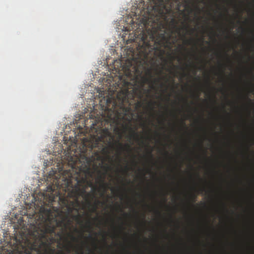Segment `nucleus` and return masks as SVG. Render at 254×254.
<instances>
[{
    "instance_id": "cd10ccee",
    "label": "nucleus",
    "mask_w": 254,
    "mask_h": 254,
    "mask_svg": "<svg viewBox=\"0 0 254 254\" xmlns=\"http://www.w3.org/2000/svg\"><path fill=\"white\" fill-rule=\"evenodd\" d=\"M88 227H89V228H91V224H90V222H89V224H88Z\"/></svg>"
},
{
    "instance_id": "20e7f679",
    "label": "nucleus",
    "mask_w": 254,
    "mask_h": 254,
    "mask_svg": "<svg viewBox=\"0 0 254 254\" xmlns=\"http://www.w3.org/2000/svg\"><path fill=\"white\" fill-rule=\"evenodd\" d=\"M105 176V175H104L103 176V177H102V176L100 175L99 176V178H100V179L101 181V183H102L101 187L105 190L106 189V188L107 187L108 185L104 183Z\"/></svg>"
},
{
    "instance_id": "79ce46f5",
    "label": "nucleus",
    "mask_w": 254,
    "mask_h": 254,
    "mask_svg": "<svg viewBox=\"0 0 254 254\" xmlns=\"http://www.w3.org/2000/svg\"><path fill=\"white\" fill-rule=\"evenodd\" d=\"M185 75H186V74H183V76H184H184H185Z\"/></svg>"
},
{
    "instance_id": "ea45409f",
    "label": "nucleus",
    "mask_w": 254,
    "mask_h": 254,
    "mask_svg": "<svg viewBox=\"0 0 254 254\" xmlns=\"http://www.w3.org/2000/svg\"><path fill=\"white\" fill-rule=\"evenodd\" d=\"M157 212L158 214H160V212L159 211H157Z\"/></svg>"
},
{
    "instance_id": "a878e982",
    "label": "nucleus",
    "mask_w": 254,
    "mask_h": 254,
    "mask_svg": "<svg viewBox=\"0 0 254 254\" xmlns=\"http://www.w3.org/2000/svg\"><path fill=\"white\" fill-rule=\"evenodd\" d=\"M128 169H129V168H128V167H127V166H126V167H125V170H126V171H127V170H128Z\"/></svg>"
},
{
    "instance_id": "473e14b6",
    "label": "nucleus",
    "mask_w": 254,
    "mask_h": 254,
    "mask_svg": "<svg viewBox=\"0 0 254 254\" xmlns=\"http://www.w3.org/2000/svg\"><path fill=\"white\" fill-rule=\"evenodd\" d=\"M104 241H105V242L106 243V238H105V236H104Z\"/></svg>"
},
{
    "instance_id": "4468645a",
    "label": "nucleus",
    "mask_w": 254,
    "mask_h": 254,
    "mask_svg": "<svg viewBox=\"0 0 254 254\" xmlns=\"http://www.w3.org/2000/svg\"><path fill=\"white\" fill-rule=\"evenodd\" d=\"M54 199H55L54 196H51V195L49 196V201L50 202H52V201H54Z\"/></svg>"
},
{
    "instance_id": "bb28decb",
    "label": "nucleus",
    "mask_w": 254,
    "mask_h": 254,
    "mask_svg": "<svg viewBox=\"0 0 254 254\" xmlns=\"http://www.w3.org/2000/svg\"><path fill=\"white\" fill-rule=\"evenodd\" d=\"M74 217L75 219H79V216H78V215L74 216Z\"/></svg>"
},
{
    "instance_id": "c03bdc74",
    "label": "nucleus",
    "mask_w": 254,
    "mask_h": 254,
    "mask_svg": "<svg viewBox=\"0 0 254 254\" xmlns=\"http://www.w3.org/2000/svg\"><path fill=\"white\" fill-rule=\"evenodd\" d=\"M194 67H195V68H196V65H193Z\"/></svg>"
},
{
    "instance_id": "dca6fc26",
    "label": "nucleus",
    "mask_w": 254,
    "mask_h": 254,
    "mask_svg": "<svg viewBox=\"0 0 254 254\" xmlns=\"http://www.w3.org/2000/svg\"><path fill=\"white\" fill-rule=\"evenodd\" d=\"M149 156L150 157V158H152V150H150L149 151Z\"/></svg>"
},
{
    "instance_id": "c756f323",
    "label": "nucleus",
    "mask_w": 254,
    "mask_h": 254,
    "mask_svg": "<svg viewBox=\"0 0 254 254\" xmlns=\"http://www.w3.org/2000/svg\"><path fill=\"white\" fill-rule=\"evenodd\" d=\"M160 85H161V87H163V86H165V85L163 83H161Z\"/></svg>"
},
{
    "instance_id": "39448f33",
    "label": "nucleus",
    "mask_w": 254,
    "mask_h": 254,
    "mask_svg": "<svg viewBox=\"0 0 254 254\" xmlns=\"http://www.w3.org/2000/svg\"><path fill=\"white\" fill-rule=\"evenodd\" d=\"M129 130L130 131V137H133V138H138V133L133 129L131 128H129Z\"/></svg>"
},
{
    "instance_id": "37998d69",
    "label": "nucleus",
    "mask_w": 254,
    "mask_h": 254,
    "mask_svg": "<svg viewBox=\"0 0 254 254\" xmlns=\"http://www.w3.org/2000/svg\"><path fill=\"white\" fill-rule=\"evenodd\" d=\"M112 191L113 192H114V190L113 189H112Z\"/></svg>"
},
{
    "instance_id": "a19ab883",
    "label": "nucleus",
    "mask_w": 254,
    "mask_h": 254,
    "mask_svg": "<svg viewBox=\"0 0 254 254\" xmlns=\"http://www.w3.org/2000/svg\"><path fill=\"white\" fill-rule=\"evenodd\" d=\"M124 215H125V216H127V214H126V213H125V214H124Z\"/></svg>"
},
{
    "instance_id": "f3484780",
    "label": "nucleus",
    "mask_w": 254,
    "mask_h": 254,
    "mask_svg": "<svg viewBox=\"0 0 254 254\" xmlns=\"http://www.w3.org/2000/svg\"><path fill=\"white\" fill-rule=\"evenodd\" d=\"M191 42V40H187V41H185V43H186V44L190 45V44Z\"/></svg>"
},
{
    "instance_id": "9b49d317",
    "label": "nucleus",
    "mask_w": 254,
    "mask_h": 254,
    "mask_svg": "<svg viewBox=\"0 0 254 254\" xmlns=\"http://www.w3.org/2000/svg\"><path fill=\"white\" fill-rule=\"evenodd\" d=\"M69 237L73 241H77V239L72 234H69Z\"/></svg>"
},
{
    "instance_id": "f03ea898",
    "label": "nucleus",
    "mask_w": 254,
    "mask_h": 254,
    "mask_svg": "<svg viewBox=\"0 0 254 254\" xmlns=\"http://www.w3.org/2000/svg\"><path fill=\"white\" fill-rule=\"evenodd\" d=\"M144 66H134V77L132 82L125 81L124 83L125 89L122 90L117 95V98L119 100V108L124 112L123 116L129 111L130 108L129 107H126L124 104L128 102L129 97L134 98L136 91L142 88L145 84L150 82V78L151 77V72L148 69L146 75H143V69Z\"/></svg>"
},
{
    "instance_id": "5701e85b",
    "label": "nucleus",
    "mask_w": 254,
    "mask_h": 254,
    "mask_svg": "<svg viewBox=\"0 0 254 254\" xmlns=\"http://www.w3.org/2000/svg\"><path fill=\"white\" fill-rule=\"evenodd\" d=\"M112 101V99H110V98H108L107 100V104H109Z\"/></svg>"
},
{
    "instance_id": "9d476101",
    "label": "nucleus",
    "mask_w": 254,
    "mask_h": 254,
    "mask_svg": "<svg viewBox=\"0 0 254 254\" xmlns=\"http://www.w3.org/2000/svg\"><path fill=\"white\" fill-rule=\"evenodd\" d=\"M115 131H116L119 134V139L122 138V133H121V131L119 129L118 127H116L115 128Z\"/></svg>"
},
{
    "instance_id": "e433bc0d",
    "label": "nucleus",
    "mask_w": 254,
    "mask_h": 254,
    "mask_svg": "<svg viewBox=\"0 0 254 254\" xmlns=\"http://www.w3.org/2000/svg\"><path fill=\"white\" fill-rule=\"evenodd\" d=\"M67 252H70V250H69V249H67Z\"/></svg>"
},
{
    "instance_id": "7c9ffc66",
    "label": "nucleus",
    "mask_w": 254,
    "mask_h": 254,
    "mask_svg": "<svg viewBox=\"0 0 254 254\" xmlns=\"http://www.w3.org/2000/svg\"><path fill=\"white\" fill-rule=\"evenodd\" d=\"M182 124L183 126H185V122L184 121H182Z\"/></svg>"
},
{
    "instance_id": "412c9836",
    "label": "nucleus",
    "mask_w": 254,
    "mask_h": 254,
    "mask_svg": "<svg viewBox=\"0 0 254 254\" xmlns=\"http://www.w3.org/2000/svg\"><path fill=\"white\" fill-rule=\"evenodd\" d=\"M51 253L50 254H55V249H51Z\"/></svg>"
},
{
    "instance_id": "2f4dec72",
    "label": "nucleus",
    "mask_w": 254,
    "mask_h": 254,
    "mask_svg": "<svg viewBox=\"0 0 254 254\" xmlns=\"http://www.w3.org/2000/svg\"><path fill=\"white\" fill-rule=\"evenodd\" d=\"M201 191H204V188H201Z\"/></svg>"
},
{
    "instance_id": "2eb2a0df",
    "label": "nucleus",
    "mask_w": 254,
    "mask_h": 254,
    "mask_svg": "<svg viewBox=\"0 0 254 254\" xmlns=\"http://www.w3.org/2000/svg\"><path fill=\"white\" fill-rule=\"evenodd\" d=\"M184 15L185 17L186 18V20H190V18L188 15H186L185 13H184Z\"/></svg>"
},
{
    "instance_id": "f704fd0d",
    "label": "nucleus",
    "mask_w": 254,
    "mask_h": 254,
    "mask_svg": "<svg viewBox=\"0 0 254 254\" xmlns=\"http://www.w3.org/2000/svg\"><path fill=\"white\" fill-rule=\"evenodd\" d=\"M208 83H210V80H209V78L208 79Z\"/></svg>"
},
{
    "instance_id": "0eeeda50",
    "label": "nucleus",
    "mask_w": 254,
    "mask_h": 254,
    "mask_svg": "<svg viewBox=\"0 0 254 254\" xmlns=\"http://www.w3.org/2000/svg\"><path fill=\"white\" fill-rule=\"evenodd\" d=\"M171 22L172 23V24H173V25L174 26V27H175L176 29H177V31L179 32V31H180V29L178 28L177 27V21L174 19V18H173L172 20H171Z\"/></svg>"
},
{
    "instance_id": "c9c22d12",
    "label": "nucleus",
    "mask_w": 254,
    "mask_h": 254,
    "mask_svg": "<svg viewBox=\"0 0 254 254\" xmlns=\"http://www.w3.org/2000/svg\"><path fill=\"white\" fill-rule=\"evenodd\" d=\"M124 128L127 129V126L124 127Z\"/></svg>"
},
{
    "instance_id": "4be33fe9",
    "label": "nucleus",
    "mask_w": 254,
    "mask_h": 254,
    "mask_svg": "<svg viewBox=\"0 0 254 254\" xmlns=\"http://www.w3.org/2000/svg\"><path fill=\"white\" fill-rule=\"evenodd\" d=\"M89 238L90 239H92V240H93V241H97V239H96V238H92V236H91V235H90V236H89Z\"/></svg>"
},
{
    "instance_id": "4c0bfd02",
    "label": "nucleus",
    "mask_w": 254,
    "mask_h": 254,
    "mask_svg": "<svg viewBox=\"0 0 254 254\" xmlns=\"http://www.w3.org/2000/svg\"><path fill=\"white\" fill-rule=\"evenodd\" d=\"M184 100H185V101L186 102H187V99H184Z\"/></svg>"
},
{
    "instance_id": "393cba45",
    "label": "nucleus",
    "mask_w": 254,
    "mask_h": 254,
    "mask_svg": "<svg viewBox=\"0 0 254 254\" xmlns=\"http://www.w3.org/2000/svg\"><path fill=\"white\" fill-rule=\"evenodd\" d=\"M155 104V102H151L149 103V105L152 107V108H153V106Z\"/></svg>"
},
{
    "instance_id": "a211bd4d",
    "label": "nucleus",
    "mask_w": 254,
    "mask_h": 254,
    "mask_svg": "<svg viewBox=\"0 0 254 254\" xmlns=\"http://www.w3.org/2000/svg\"><path fill=\"white\" fill-rule=\"evenodd\" d=\"M192 198H193V201H195V200H196V195H195V194H193V195H192Z\"/></svg>"
},
{
    "instance_id": "f8f14e48",
    "label": "nucleus",
    "mask_w": 254,
    "mask_h": 254,
    "mask_svg": "<svg viewBox=\"0 0 254 254\" xmlns=\"http://www.w3.org/2000/svg\"><path fill=\"white\" fill-rule=\"evenodd\" d=\"M100 203V201L99 200L97 201V202L94 204V207H93V211H95L97 209V205L98 204Z\"/></svg>"
},
{
    "instance_id": "c85d7f7f",
    "label": "nucleus",
    "mask_w": 254,
    "mask_h": 254,
    "mask_svg": "<svg viewBox=\"0 0 254 254\" xmlns=\"http://www.w3.org/2000/svg\"><path fill=\"white\" fill-rule=\"evenodd\" d=\"M159 79H155L154 80V82H159Z\"/></svg>"
},
{
    "instance_id": "b1692460",
    "label": "nucleus",
    "mask_w": 254,
    "mask_h": 254,
    "mask_svg": "<svg viewBox=\"0 0 254 254\" xmlns=\"http://www.w3.org/2000/svg\"><path fill=\"white\" fill-rule=\"evenodd\" d=\"M191 33H193L195 31V29L193 28H190Z\"/></svg>"
},
{
    "instance_id": "a18cd8bd",
    "label": "nucleus",
    "mask_w": 254,
    "mask_h": 254,
    "mask_svg": "<svg viewBox=\"0 0 254 254\" xmlns=\"http://www.w3.org/2000/svg\"><path fill=\"white\" fill-rule=\"evenodd\" d=\"M61 254H64L63 253H62Z\"/></svg>"
},
{
    "instance_id": "6e6552de",
    "label": "nucleus",
    "mask_w": 254,
    "mask_h": 254,
    "mask_svg": "<svg viewBox=\"0 0 254 254\" xmlns=\"http://www.w3.org/2000/svg\"><path fill=\"white\" fill-rule=\"evenodd\" d=\"M47 190L49 192H50L51 193H53L55 191V188H54L52 186H49L47 188Z\"/></svg>"
},
{
    "instance_id": "f257e3e1",
    "label": "nucleus",
    "mask_w": 254,
    "mask_h": 254,
    "mask_svg": "<svg viewBox=\"0 0 254 254\" xmlns=\"http://www.w3.org/2000/svg\"><path fill=\"white\" fill-rule=\"evenodd\" d=\"M114 136L108 128L102 129L99 135L96 138L95 142L91 145V150L94 148L97 147L98 150H93V154L90 157H85L86 163L78 166L77 161L71 164V169L75 173L72 174L69 171L67 177H65L62 187L64 189V191H69V195L73 197L78 202V198L80 196L83 198L89 203L90 199L94 196V194L97 188L94 186L92 179L94 177V170L91 166L96 161L103 160V155L110 158V150L114 149L115 143L119 145V148L122 150L123 145L119 140L114 142Z\"/></svg>"
},
{
    "instance_id": "ddd939ff",
    "label": "nucleus",
    "mask_w": 254,
    "mask_h": 254,
    "mask_svg": "<svg viewBox=\"0 0 254 254\" xmlns=\"http://www.w3.org/2000/svg\"><path fill=\"white\" fill-rule=\"evenodd\" d=\"M103 168L105 170V171L106 172L108 170H110V167L109 166L106 165V166H103Z\"/></svg>"
},
{
    "instance_id": "58836bf2",
    "label": "nucleus",
    "mask_w": 254,
    "mask_h": 254,
    "mask_svg": "<svg viewBox=\"0 0 254 254\" xmlns=\"http://www.w3.org/2000/svg\"><path fill=\"white\" fill-rule=\"evenodd\" d=\"M108 117H109V119H111V118H112V117H111V116H109Z\"/></svg>"
},
{
    "instance_id": "aec40b11",
    "label": "nucleus",
    "mask_w": 254,
    "mask_h": 254,
    "mask_svg": "<svg viewBox=\"0 0 254 254\" xmlns=\"http://www.w3.org/2000/svg\"><path fill=\"white\" fill-rule=\"evenodd\" d=\"M125 146L126 147V148H127V149H130V145H129V144H126L125 145Z\"/></svg>"
},
{
    "instance_id": "7ed1b4c3",
    "label": "nucleus",
    "mask_w": 254,
    "mask_h": 254,
    "mask_svg": "<svg viewBox=\"0 0 254 254\" xmlns=\"http://www.w3.org/2000/svg\"><path fill=\"white\" fill-rule=\"evenodd\" d=\"M56 226V225H52L50 222L36 227V230L33 233L34 241L32 243L28 241L29 250H25L23 254H31L33 251L38 253H40L43 250L46 251L49 247V238L48 234H55Z\"/></svg>"
},
{
    "instance_id": "1a4fd4ad",
    "label": "nucleus",
    "mask_w": 254,
    "mask_h": 254,
    "mask_svg": "<svg viewBox=\"0 0 254 254\" xmlns=\"http://www.w3.org/2000/svg\"><path fill=\"white\" fill-rule=\"evenodd\" d=\"M113 112H116V106H117V103L116 102V101L115 99H113Z\"/></svg>"
},
{
    "instance_id": "72a5a7b5",
    "label": "nucleus",
    "mask_w": 254,
    "mask_h": 254,
    "mask_svg": "<svg viewBox=\"0 0 254 254\" xmlns=\"http://www.w3.org/2000/svg\"><path fill=\"white\" fill-rule=\"evenodd\" d=\"M58 188H60V185L59 184H58Z\"/></svg>"
},
{
    "instance_id": "6ab92c4d",
    "label": "nucleus",
    "mask_w": 254,
    "mask_h": 254,
    "mask_svg": "<svg viewBox=\"0 0 254 254\" xmlns=\"http://www.w3.org/2000/svg\"><path fill=\"white\" fill-rule=\"evenodd\" d=\"M183 28H184L185 30H188V29L190 28V27H189V26L188 25H185V26L183 27Z\"/></svg>"
},
{
    "instance_id": "423d86ee",
    "label": "nucleus",
    "mask_w": 254,
    "mask_h": 254,
    "mask_svg": "<svg viewBox=\"0 0 254 254\" xmlns=\"http://www.w3.org/2000/svg\"><path fill=\"white\" fill-rule=\"evenodd\" d=\"M60 223H63L64 226V227L65 228H67L68 225L70 224L71 221L69 220H68L67 221V223H65L64 222V220H63V221H62L61 222H57V225H59L60 224Z\"/></svg>"
}]
</instances>
